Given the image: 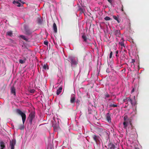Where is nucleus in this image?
<instances>
[{"mask_svg": "<svg viewBox=\"0 0 149 149\" xmlns=\"http://www.w3.org/2000/svg\"><path fill=\"white\" fill-rule=\"evenodd\" d=\"M16 113L18 115L21 116L22 119V122L24 124L26 119V115L25 114L22 112L20 109H16Z\"/></svg>", "mask_w": 149, "mask_h": 149, "instance_id": "1", "label": "nucleus"}, {"mask_svg": "<svg viewBox=\"0 0 149 149\" xmlns=\"http://www.w3.org/2000/svg\"><path fill=\"white\" fill-rule=\"evenodd\" d=\"M34 113L33 112H32L29 114V122L31 123H32V120L35 117Z\"/></svg>", "mask_w": 149, "mask_h": 149, "instance_id": "2", "label": "nucleus"}, {"mask_svg": "<svg viewBox=\"0 0 149 149\" xmlns=\"http://www.w3.org/2000/svg\"><path fill=\"white\" fill-rule=\"evenodd\" d=\"M25 33L26 34L30 35L32 33V32L29 29V28L27 26H24Z\"/></svg>", "mask_w": 149, "mask_h": 149, "instance_id": "3", "label": "nucleus"}, {"mask_svg": "<svg viewBox=\"0 0 149 149\" xmlns=\"http://www.w3.org/2000/svg\"><path fill=\"white\" fill-rule=\"evenodd\" d=\"M92 137V138L96 143H97L98 141H99V139L100 138V137L99 136H97L95 135H93Z\"/></svg>", "mask_w": 149, "mask_h": 149, "instance_id": "4", "label": "nucleus"}, {"mask_svg": "<svg viewBox=\"0 0 149 149\" xmlns=\"http://www.w3.org/2000/svg\"><path fill=\"white\" fill-rule=\"evenodd\" d=\"M108 146V148L109 149H115V145L112 143L110 142L109 143Z\"/></svg>", "mask_w": 149, "mask_h": 149, "instance_id": "5", "label": "nucleus"}, {"mask_svg": "<svg viewBox=\"0 0 149 149\" xmlns=\"http://www.w3.org/2000/svg\"><path fill=\"white\" fill-rule=\"evenodd\" d=\"M111 115L109 113V112L106 115V119L110 123L111 122Z\"/></svg>", "mask_w": 149, "mask_h": 149, "instance_id": "6", "label": "nucleus"}, {"mask_svg": "<svg viewBox=\"0 0 149 149\" xmlns=\"http://www.w3.org/2000/svg\"><path fill=\"white\" fill-rule=\"evenodd\" d=\"M75 97L74 95H72L70 98V102L72 104L74 103L75 102Z\"/></svg>", "mask_w": 149, "mask_h": 149, "instance_id": "7", "label": "nucleus"}, {"mask_svg": "<svg viewBox=\"0 0 149 149\" xmlns=\"http://www.w3.org/2000/svg\"><path fill=\"white\" fill-rule=\"evenodd\" d=\"M16 142L15 140H12V141H10V146L11 149H14V146Z\"/></svg>", "mask_w": 149, "mask_h": 149, "instance_id": "8", "label": "nucleus"}, {"mask_svg": "<svg viewBox=\"0 0 149 149\" xmlns=\"http://www.w3.org/2000/svg\"><path fill=\"white\" fill-rule=\"evenodd\" d=\"M6 146L5 143L3 141L0 140V149H4Z\"/></svg>", "mask_w": 149, "mask_h": 149, "instance_id": "9", "label": "nucleus"}, {"mask_svg": "<svg viewBox=\"0 0 149 149\" xmlns=\"http://www.w3.org/2000/svg\"><path fill=\"white\" fill-rule=\"evenodd\" d=\"M70 60L72 65H76L77 64V62L74 58H72Z\"/></svg>", "mask_w": 149, "mask_h": 149, "instance_id": "10", "label": "nucleus"}, {"mask_svg": "<svg viewBox=\"0 0 149 149\" xmlns=\"http://www.w3.org/2000/svg\"><path fill=\"white\" fill-rule=\"evenodd\" d=\"M11 93L12 94H13L14 95H16L15 88L13 86L11 88Z\"/></svg>", "mask_w": 149, "mask_h": 149, "instance_id": "11", "label": "nucleus"}, {"mask_svg": "<svg viewBox=\"0 0 149 149\" xmlns=\"http://www.w3.org/2000/svg\"><path fill=\"white\" fill-rule=\"evenodd\" d=\"M24 124H19L17 126V128L18 129L22 130L24 129Z\"/></svg>", "mask_w": 149, "mask_h": 149, "instance_id": "12", "label": "nucleus"}, {"mask_svg": "<svg viewBox=\"0 0 149 149\" xmlns=\"http://www.w3.org/2000/svg\"><path fill=\"white\" fill-rule=\"evenodd\" d=\"M123 119L124 121L127 122H129L130 123L131 122L130 120L128 118V117L126 115L123 118Z\"/></svg>", "mask_w": 149, "mask_h": 149, "instance_id": "13", "label": "nucleus"}, {"mask_svg": "<svg viewBox=\"0 0 149 149\" xmlns=\"http://www.w3.org/2000/svg\"><path fill=\"white\" fill-rule=\"evenodd\" d=\"M53 28L54 32L55 33H56L57 32V26L56 24L55 23L53 24Z\"/></svg>", "mask_w": 149, "mask_h": 149, "instance_id": "14", "label": "nucleus"}, {"mask_svg": "<svg viewBox=\"0 0 149 149\" xmlns=\"http://www.w3.org/2000/svg\"><path fill=\"white\" fill-rule=\"evenodd\" d=\"M13 3L17 6L20 7L21 6V3L18 1H13Z\"/></svg>", "mask_w": 149, "mask_h": 149, "instance_id": "15", "label": "nucleus"}, {"mask_svg": "<svg viewBox=\"0 0 149 149\" xmlns=\"http://www.w3.org/2000/svg\"><path fill=\"white\" fill-rule=\"evenodd\" d=\"M120 31L119 30H116L114 32V34L117 37H119L120 35Z\"/></svg>", "mask_w": 149, "mask_h": 149, "instance_id": "16", "label": "nucleus"}, {"mask_svg": "<svg viewBox=\"0 0 149 149\" xmlns=\"http://www.w3.org/2000/svg\"><path fill=\"white\" fill-rule=\"evenodd\" d=\"M124 40L123 38H122L120 42H119V44L122 47H125L124 41Z\"/></svg>", "mask_w": 149, "mask_h": 149, "instance_id": "17", "label": "nucleus"}, {"mask_svg": "<svg viewBox=\"0 0 149 149\" xmlns=\"http://www.w3.org/2000/svg\"><path fill=\"white\" fill-rule=\"evenodd\" d=\"M82 38L83 39V41L84 42H86L87 40V38L85 34H83L82 36Z\"/></svg>", "mask_w": 149, "mask_h": 149, "instance_id": "18", "label": "nucleus"}, {"mask_svg": "<svg viewBox=\"0 0 149 149\" xmlns=\"http://www.w3.org/2000/svg\"><path fill=\"white\" fill-rule=\"evenodd\" d=\"M128 122L124 121L123 123V125L124 126L123 127L125 129H126L127 127V124Z\"/></svg>", "mask_w": 149, "mask_h": 149, "instance_id": "19", "label": "nucleus"}, {"mask_svg": "<svg viewBox=\"0 0 149 149\" xmlns=\"http://www.w3.org/2000/svg\"><path fill=\"white\" fill-rule=\"evenodd\" d=\"M6 34L8 36L12 37L13 36V32L11 31H8L7 32Z\"/></svg>", "mask_w": 149, "mask_h": 149, "instance_id": "20", "label": "nucleus"}, {"mask_svg": "<svg viewBox=\"0 0 149 149\" xmlns=\"http://www.w3.org/2000/svg\"><path fill=\"white\" fill-rule=\"evenodd\" d=\"M123 101H124V102H130V101H131V99L130 97H128L126 98L125 99H124L123 100Z\"/></svg>", "mask_w": 149, "mask_h": 149, "instance_id": "21", "label": "nucleus"}, {"mask_svg": "<svg viewBox=\"0 0 149 149\" xmlns=\"http://www.w3.org/2000/svg\"><path fill=\"white\" fill-rule=\"evenodd\" d=\"M130 127L129 126V127H128V131H131V130H132L133 128V127L132 125V123L130 122Z\"/></svg>", "mask_w": 149, "mask_h": 149, "instance_id": "22", "label": "nucleus"}, {"mask_svg": "<svg viewBox=\"0 0 149 149\" xmlns=\"http://www.w3.org/2000/svg\"><path fill=\"white\" fill-rule=\"evenodd\" d=\"M20 37L21 38H22V39H24V40L26 41H27L28 40L27 39V38H26V37H25V36H23L22 35H20Z\"/></svg>", "mask_w": 149, "mask_h": 149, "instance_id": "23", "label": "nucleus"}, {"mask_svg": "<svg viewBox=\"0 0 149 149\" xmlns=\"http://www.w3.org/2000/svg\"><path fill=\"white\" fill-rule=\"evenodd\" d=\"M109 106L110 107H117V105L116 104H111L109 105Z\"/></svg>", "mask_w": 149, "mask_h": 149, "instance_id": "24", "label": "nucleus"}, {"mask_svg": "<svg viewBox=\"0 0 149 149\" xmlns=\"http://www.w3.org/2000/svg\"><path fill=\"white\" fill-rule=\"evenodd\" d=\"M26 60V58H25L24 60H23L22 59H20L19 60V62L21 64H23L25 62Z\"/></svg>", "mask_w": 149, "mask_h": 149, "instance_id": "25", "label": "nucleus"}, {"mask_svg": "<svg viewBox=\"0 0 149 149\" xmlns=\"http://www.w3.org/2000/svg\"><path fill=\"white\" fill-rule=\"evenodd\" d=\"M38 23L39 24H41L42 23V21L40 18H38L37 20Z\"/></svg>", "mask_w": 149, "mask_h": 149, "instance_id": "26", "label": "nucleus"}, {"mask_svg": "<svg viewBox=\"0 0 149 149\" xmlns=\"http://www.w3.org/2000/svg\"><path fill=\"white\" fill-rule=\"evenodd\" d=\"M48 66L46 65V64H44L43 66V68L44 69V70H46L47 68V69H48Z\"/></svg>", "mask_w": 149, "mask_h": 149, "instance_id": "27", "label": "nucleus"}, {"mask_svg": "<svg viewBox=\"0 0 149 149\" xmlns=\"http://www.w3.org/2000/svg\"><path fill=\"white\" fill-rule=\"evenodd\" d=\"M104 19L106 21L109 20L111 19L108 16H106V17H105L104 18Z\"/></svg>", "mask_w": 149, "mask_h": 149, "instance_id": "28", "label": "nucleus"}, {"mask_svg": "<svg viewBox=\"0 0 149 149\" xmlns=\"http://www.w3.org/2000/svg\"><path fill=\"white\" fill-rule=\"evenodd\" d=\"M113 17L114 19L116 20L118 23L119 22V21L118 18L117 17L115 16H113Z\"/></svg>", "mask_w": 149, "mask_h": 149, "instance_id": "29", "label": "nucleus"}, {"mask_svg": "<svg viewBox=\"0 0 149 149\" xmlns=\"http://www.w3.org/2000/svg\"><path fill=\"white\" fill-rule=\"evenodd\" d=\"M60 89H58L57 91L56 94L57 95H59L61 92Z\"/></svg>", "mask_w": 149, "mask_h": 149, "instance_id": "30", "label": "nucleus"}, {"mask_svg": "<svg viewBox=\"0 0 149 149\" xmlns=\"http://www.w3.org/2000/svg\"><path fill=\"white\" fill-rule=\"evenodd\" d=\"M76 102L77 104V105L78 106L79 105V103L80 102V101L79 100L77 99L76 100Z\"/></svg>", "mask_w": 149, "mask_h": 149, "instance_id": "31", "label": "nucleus"}, {"mask_svg": "<svg viewBox=\"0 0 149 149\" xmlns=\"http://www.w3.org/2000/svg\"><path fill=\"white\" fill-rule=\"evenodd\" d=\"M118 50H117L116 51V52H115L116 56L117 58H118L119 56V55H118Z\"/></svg>", "mask_w": 149, "mask_h": 149, "instance_id": "32", "label": "nucleus"}, {"mask_svg": "<svg viewBox=\"0 0 149 149\" xmlns=\"http://www.w3.org/2000/svg\"><path fill=\"white\" fill-rule=\"evenodd\" d=\"M135 60H134V59H132V61L131 62V64H132V65H134V63H135Z\"/></svg>", "mask_w": 149, "mask_h": 149, "instance_id": "33", "label": "nucleus"}, {"mask_svg": "<svg viewBox=\"0 0 149 149\" xmlns=\"http://www.w3.org/2000/svg\"><path fill=\"white\" fill-rule=\"evenodd\" d=\"M105 96L106 98H108L110 96V95L108 94H106L104 95Z\"/></svg>", "mask_w": 149, "mask_h": 149, "instance_id": "34", "label": "nucleus"}, {"mask_svg": "<svg viewBox=\"0 0 149 149\" xmlns=\"http://www.w3.org/2000/svg\"><path fill=\"white\" fill-rule=\"evenodd\" d=\"M35 91V90L33 89H31L30 91V92L31 93H34Z\"/></svg>", "mask_w": 149, "mask_h": 149, "instance_id": "35", "label": "nucleus"}, {"mask_svg": "<svg viewBox=\"0 0 149 149\" xmlns=\"http://www.w3.org/2000/svg\"><path fill=\"white\" fill-rule=\"evenodd\" d=\"M112 54H113L112 52V51H111L110 53V54H109V58H111Z\"/></svg>", "mask_w": 149, "mask_h": 149, "instance_id": "36", "label": "nucleus"}, {"mask_svg": "<svg viewBox=\"0 0 149 149\" xmlns=\"http://www.w3.org/2000/svg\"><path fill=\"white\" fill-rule=\"evenodd\" d=\"M130 102L132 105H133L134 104V102H133V100L131 99V101H130Z\"/></svg>", "mask_w": 149, "mask_h": 149, "instance_id": "37", "label": "nucleus"}, {"mask_svg": "<svg viewBox=\"0 0 149 149\" xmlns=\"http://www.w3.org/2000/svg\"><path fill=\"white\" fill-rule=\"evenodd\" d=\"M107 1L111 5L112 4V0H107Z\"/></svg>", "mask_w": 149, "mask_h": 149, "instance_id": "38", "label": "nucleus"}, {"mask_svg": "<svg viewBox=\"0 0 149 149\" xmlns=\"http://www.w3.org/2000/svg\"><path fill=\"white\" fill-rule=\"evenodd\" d=\"M48 42L47 41H45L44 42V44L46 45H48Z\"/></svg>", "mask_w": 149, "mask_h": 149, "instance_id": "39", "label": "nucleus"}, {"mask_svg": "<svg viewBox=\"0 0 149 149\" xmlns=\"http://www.w3.org/2000/svg\"><path fill=\"white\" fill-rule=\"evenodd\" d=\"M123 6L122 5V9H121V10L122 11H123Z\"/></svg>", "mask_w": 149, "mask_h": 149, "instance_id": "40", "label": "nucleus"}, {"mask_svg": "<svg viewBox=\"0 0 149 149\" xmlns=\"http://www.w3.org/2000/svg\"><path fill=\"white\" fill-rule=\"evenodd\" d=\"M134 88H133L132 89V91H131V93H133V92H134Z\"/></svg>", "mask_w": 149, "mask_h": 149, "instance_id": "41", "label": "nucleus"}, {"mask_svg": "<svg viewBox=\"0 0 149 149\" xmlns=\"http://www.w3.org/2000/svg\"><path fill=\"white\" fill-rule=\"evenodd\" d=\"M58 89H60L61 90H61L62 89V88H61V87H60Z\"/></svg>", "mask_w": 149, "mask_h": 149, "instance_id": "42", "label": "nucleus"}, {"mask_svg": "<svg viewBox=\"0 0 149 149\" xmlns=\"http://www.w3.org/2000/svg\"><path fill=\"white\" fill-rule=\"evenodd\" d=\"M108 71V69H107L106 70V72H107Z\"/></svg>", "mask_w": 149, "mask_h": 149, "instance_id": "43", "label": "nucleus"}, {"mask_svg": "<svg viewBox=\"0 0 149 149\" xmlns=\"http://www.w3.org/2000/svg\"><path fill=\"white\" fill-rule=\"evenodd\" d=\"M108 71V69H107L106 70V72H107Z\"/></svg>", "mask_w": 149, "mask_h": 149, "instance_id": "44", "label": "nucleus"}, {"mask_svg": "<svg viewBox=\"0 0 149 149\" xmlns=\"http://www.w3.org/2000/svg\"><path fill=\"white\" fill-rule=\"evenodd\" d=\"M135 149H138V148H136Z\"/></svg>", "mask_w": 149, "mask_h": 149, "instance_id": "45", "label": "nucleus"}]
</instances>
